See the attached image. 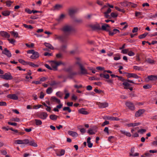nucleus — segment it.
<instances>
[{
  "label": "nucleus",
  "instance_id": "nucleus-32",
  "mask_svg": "<svg viewBox=\"0 0 157 157\" xmlns=\"http://www.w3.org/2000/svg\"><path fill=\"white\" fill-rule=\"evenodd\" d=\"M29 144L30 145L32 146L35 147H36L37 146V144L36 143H35L34 140H32L29 142Z\"/></svg>",
  "mask_w": 157,
  "mask_h": 157
},
{
  "label": "nucleus",
  "instance_id": "nucleus-52",
  "mask_svg": "<svg viewBox=\"0 0 157 157\" xmlns=\"http://www.w3.org/2000/svg\"><path fill=\"white\" fill-rule=\"evenodd\" d=\"M56 95L61 98H62L63 94L61 92L58 91L56 93Z\"/></svg>",
  "mask_w": 157,
  "mask_h": 157
},
{
  "label": "nucleus",
  "instance_id": "nucleus-46",
  "mask_svg": "<svg viewBox=\"0 0 157 157\" xmlns=\"http://www.w3.org/2000/svg\"><path fill=\"white\" fill-rule=\"evenodd\" d=\"M146 130L145 129H141L140 130H139L138 131V132L140 133L141 134H143L144 133Z\"/></svg>",
  "mask_w": 157,
  "mask_h": 157
},
{
  "label": "nucleus",
  "instance_id": "nucleus-2",
  "mask_svg": "<svg viewBox=\"0 0 157 157\" xmlns=\"http://www.w3.org/2000/svg\"><path fill=\"white\" fill-rule=\"evenodd\" d=\"M51 66L52 67H51L48 64H45L44 65L49 70H53L54 71H56L57 70V67L60 65H65V63L62 62L61 61L57 62L56 61H52L51 62Z\"/></svg>",
  "mask_w": 157,
  "mask_h": 157
},
{
  "label": "nucleus",
  "instance_id": "nucleus-38",
  "mask_svg": "<svg viewBox=\"0 0 157 157\" xmlns=\"http://www.w3.org/2000/svg\"><path fill=\"white\" fill-rule=\"evenodd\" d=\"M90 79L91 80H95L97 81H99L101 79L100 78H98L95 77H91L90 78Z\"/></svg>",
  "mask_w": 157,
  "mask_h": 157
},
{
  "label": "nucleus",
  "instance_id": "nucleus-55",
  "mask_svg": "<svg viewBox=\"0 0 157 157\" xmlns=\"http://www.w3.org/2000/svg\"><path fill=\"white\" fill-rule=\"evenodd\" d=\"M64 15L63 14H62L59 17V18L58 19V21H60L61 20H62L64 17Z\"/></svg>",
  "mask_w": 157,
  "mask_h": 157
},
{
  "label": "nucleus",
  "instance_id": "nucleus-28",
  "mask_svg": "<svg viewBox=\"0 0 157 157\" xmlns=\"http://www.w3.org/2000/svg\"><path fill=\"white\" fill-rule=\"evenodd\" d=\"M67 45L66 44H63L62 45L60 48V50L62 52H64L67 48Z\"/></svg>",
  "mask_w": 157,
  "mask_h": 157
},
{
  "label": "nucleus",
  "instance_id": "nucleus-58",
  "mask_svg": "<svg viewBox=\"0 0 157 157\" xmlns=\"http://www.w3.org/2000/svg\"><path fill=\"white\" fill-rule=\"evenodd\" d=\"M129 155L130 156H138L139 155V153H136L134 154H133L132 153H130Z\"/></svg>",
  "mask_w": 157,
  "mask_h": 157
},
{
  "label": "nucleus",
  "instance_id": "nucleus-41",
  "mask_svg": "<svg viewBox=\"0 0 157 157\" xmlns=\"http://www.w3.org/2000/svg\"><path fill=\"white\" fill-rule=\"evenodd\" d=\"M151 155L149 153H146L141 155V157H149Z\"/></svg>",
  "mask_w": 157,
  "mask_h": 157
},
{
  "label": "nucleus",
  "instance_id": "nucleus-9",
  "mask_svg": "<svg viewBox=\"0 0 157 157\" xmlns=\"http://www.w3.org/2000/svg\"><path fill=\"white\" fill-rule=\"evenodd\" d=\"M2 53L6 55L9 57H10L12 55L11 53L6 48H5L4 50L2 51Z\"/></svg>",
  "mask_w": 157,
  "mask_h": 157
},
{
  "label": "nucleus",
  "instance_id": "nucleus-54",
  "mask_svg": "<svg viewBox=\"0 0 157 157\" xmlns=\"http://www.w3.org/2000/svg\"><path fill=\"white\" fill-rule=\"evenodd\" d=\"M26 45L27 47L29 48H33L34 46V44L33 43H31L30 44H26Z\"/></svg>",
  "mask_w": 157,
  "mask_h": 157
},
{
  "label": "nucleus",
  "instance_id": "nucleus-17",
  "mask_svg": "<svg viewBox=\"0 0 157 157\" xmlns=\"http://www.w3.org/2000/svg\"><path fill=\"white\" fill-rule=\"evenodd\" d=\"M141 124V123L140 122L130 123L127 124V126L129 127H135L136 126H139Z\"/></svg>",
  "mask_w": 157,
  "mask_h": 157
},
{
  "label": "nucleus",
  "instance_id": "nucleus-45",
  "mask_svg": "<svg viewBox=\"0 0 157 157\" xmlns=\"http://www.w3.org/2000/svg\"><path fill=\"white\" fill-rule=\"evenodd\" d=\"M151 86L149 84H147L146 85H144L143 87L144 89H149L151 88Z\"/></svg>",
  "mask_w": 157,
  "mask_h": 157
},
{
  "label": "nucleus",
  "instance_id": "nucleus-48",
  "mask_svg": "<svg viewBox=\"0 0 157 157\" xmlns=\"http://www.w3.org/2000/svg\"><path fill=\"white\" fill-rule=\"evenodd\" d=\"M57 83H56V82L55 81L53 80L51 82V83H50V85L51 86H53L55 85H57Z\"/></svg>",
  "mask_w": 157,
  "mask_h": 157
},
{
  "label": "nucleus",
  "instance_id": "nucleus-60",
  "mask_svg": "<svg viewBox=\"0 0 157 157\" xmlns=\"http://www.w3.org/2000/svg\"><path fill=\"white\" fill-rule=\"evenodd\" d=\"M119 120V119L116 117H111V120L112 121H118Z\"/></svg>",
  "mask_w": 157,
  "mask_h": 157
},
{
  "label": "nucleus",
  "instance_id": "nucleus-23",
  "mask_svg": "<svg viewBox=\"0 0 157 157\" xmlns=\"http://www.w3.org/2000/svg\"><path fill=\"white\" fill-rule=\"evenodd\" d=\"M78 112L81 113L85 115H87L89 113L88 112L86 111L85 109L83 108L79 109L78 110Z\"/></svg>",
  "mask_w": 157,
  "mask_h": 157
},
{
  "label": "nucleus",
  "instance_id": "nucleus-49",
  "mask_svg": "<svg viewBox=\"0 0 157 157\" xmlns=\"http://www.w3.org/2000/svg\"><path fill=\"white\" fill-rule=\"evenodd\" d=\"M115 8L116 10L122 12L123 13H124L125 12V11L124 10L120 9L117 7H115Z\"/></svg>",
  "mask_w": 157,
  "mask_h": 157
},
{
  "label": "nucleus",
  "instance_id": "nucleus-27",
  "mask_svg": "<svg viewBox=\"0 0 157 157\" xmlns=\"http://www.w3.org/2000/svg\"><path fill=\"white\" fill-rule=\"evenodd\" d=\"M109 27L110 26L108 24H105L101 26V29L106 31L107 30V28Z\"/></svg>",
  "mask_w": 157,
  "mask_h": 157
},
{
  "label": "nucleus",
  "instance_id": "nucleus-11",
  "mask_svg": "<svg viewBox=\"0 0 157 157\" xmlns=\"http://www.w3.org/2000/svg\"><path fill=\"white\" fill-rule=\"evenodd\" d=\"M107 31L109 32V35L111 36H113L114 34H116L117 33L120 32V31L117 29H114L112 31L109 30Z\"/></svg>",
  "mask_w": 157,
  "mask_h": 157
},
{
  "label": "nucleus",
  "instance_id": "nucleus-62",
  "mask_svg": "<svg viewBox=\"0 0 157 157\" xmlns=\"http://www.w3.org/2000/svg\"><path fill=\"white\" fill-rule=\"evenodd\" d=\"M104 131L107 133V134H109V128L107 127H106L105 128Z\"/></svg>",
  "mask_w": 157,
  "mask_h": 157
},
{
  "label": "nucleus",
  "instance_id": "nucleus-19",
  "mask_svg": "<svg viewBox=\"0 0 157 157\" xmlns=\"http://www.w3.org/2000/svg\"><path fill=\"white\" fill-rule=\"evenodd\" d=\"M147 78L149 80L156 81L157 80V76L153 75L148 76Z\"/></svg>",
  "mask_w": 157,
  "mask_h": 157
},
{
  "label": "nucleus",
  "instance_id": "nucleus-15",
  "mask_svg": "<svg viewBox=\"0 0 157 157\" xmlns=\"http://www.w3.org/2000/svg\"><path fill=\"white\" fill-rule=\"evenodd\" d=\"M144 110L143 109H141L139 110L135 114V116L136 117H140L144 112Z\"/></svg>",
  "mask_w": 157,
  "mask_h": 157
},
{
  "label": "nucleus",
  "instance_id": "nucleus-30",
  "mask_svg": "<svg viewBox=\"0 0 157 157\" xmlns=\"http://www.w3.org/2000/svg\"><path fill=\"white\" fill-rule=\"evenodd\" d=\"M10 13V12L8 11H5L2 12V14L5 16H9Z\"/></svg>",
  "mask_w": 157,
  "mask_h": 157
},
{
  "label": "nucleus",
  "instance_id": "nucleus-13",
  "mask_svg": "<svg viewBox=\"0 0 157 157\" xmlns=\"http://www.w3.org/2000/svg\"><path fill=\"white\" fill-rule=\"evenodd\" d=\"M0 34L2 36L6 38H9L10 36V35L9 33L4 31H1Z\"/></svg>",
  "mask_w": 157,
  "mask_h": 157
},
{
  "label": "nucleus",
  "instance_id": "nucleus-6",
  "mask_svg": "<svg viewBox=\"0 0 157 157\" xmlns=\"http://www.w3.org/2000/svg\"><path fill=\"white\" fill-rule=\"evenodd\" d=\"M126 106L130 110H133L135 109V107L133 104L131 102L128 101L125 103Z\"/></svg>",
  "mask_w": 157,
  "mask_h": 157
},
{
  "label": "nucleus",
  "instance_id": "nucleus-35",
  "mask_svg": "<svg viewBox=\"0 0 157 157\" xmlns=\"http://www.w3.org/2000/svg\"><path fill=\"white\" fill-rule=\"evenodd\" d=\"M147 33H145L144 34L140 35L139 38L140 39H143L146 37V36L148 34Z\"/></svg>",
  "mask_w": 157,
  "mask_h": 157
},
{
  "label": "nucleus",
  "instance_id": "nucleus-42",
  "mask_svg": "<svg viewBox=\"0 0 157 157\" xmlns=\"http://www.w3.org/2000/svg\"><path fill=\"white\" fill-rule=\"evenodd\" d=\"M10 33L14 36V37H18V34L17 32L11 31Z\"/></svg>",
  "mask_w": 157,
  "mask_h": 157
},
{
  "label": "nucleus",
  "instance_id": "nucleus-57",
  "mask_svg": "<svg viewBox=\"0 0 157 157\" xmlns=\"http://www.w3.org/2000/svg\"><path fill=\"white\" fill-rule=\"evenodd\" d=\"M128 55L130 56H134L135 55V53L134 52L132 51H129L128 52Z\"/></svg>",
  "mask_w": 157,
  "mask_h": 157
},
{
  "label": "nucleus",
  "instance_id": "nucleus-39",
  "mask_svg": "<svg viewBox=\"0 0 157 157\" xmlns=\"http://www.w3.org/2000/svg\"><path fill=\"white\" fill-rule=\"evenodd\" d=\"M122 84L124 86H125L126 87H129L130 86V84H129L128 83V82H127L126 80V81L124 82Z\"/></svg>",
  "mask_w": 157,
  "mask_h": 157
},
{
  "label": "nucleus",
  "instance_id": "nucleus-59",
  "mask_svg": "<svg viewBox=\"0 0 157 157\" xmlns=\"http://www.w3.org/2000/svg\"><path fill=\"white\" fill-rule=\"evenodd\" d=\"M6 102L5 101L0 102V106H6Z\"/></svg>",
  "mask_w": 157,
  "mask_h": 157
},
{
  "label": "nucleus",
  "instance_id": "nucleus-20",
  "mask_svg": "<svg viewBox=\"0 0 157 157\" xmlns=\"http://www.w3.org/2000/svg\"><path fill=\"white\" fill-rule=\"evenodd\" d=\"M99 76L101 78H104L106 79H109V75L107 74L101 73L100 74Z\"/></svg>",
  "mask_w": 157,
  "mask_h": 157
},
{
  "label": "nucleus",
  "instance_id": "nucleus-56",
  "mask_svg": "<svg viewBox=\"0 0 157 157\" xmlns=\"http://www.w3.org/2000/svg\"><path fill=\"white\" fill-rule=\"evenodd\" d=\"M8 40L10 42V43L11 44H13L16 41L15 40L13 39H8Z\"/></svg>",
  "mask_w": 157,
  "mask_h": 157
},
{
  "label": "nucleus",
  "instance_id": "nucleus-43",
  "mask_svg": "<svg viewBox=\"0 0 157 157\" xmlns=\"http://www.w3.org/2000/svg\"><path fill=\"white\" fill-rule=\"evenodd\" d=\"M65 151L63 149H62L58 155L59 156H62L64 155L65 154Z\"/></svg>",
  "mask_w": 157,
  "mask_h": 157
},
{
  "label": "nucleus",
  "instance_id": "nucleus-4",
  "mask_svg": "<svg viewBox=\"0 0 157 157\" xmlns=\"http://www.w3.org/2000/svg\"><path fill=\"white\" fill-rule=\"evenodd\" d=\"M78 9L77 8L70 9L68 11L69 14L71 17H72L78 12Z\"/></svg>",
  "mask_w": 157,
  "mask_h": 157
},
{
  "label": "nucleus",
  "instance_id": "nucleus-3",
  "mask_svg": "<svg viewBox=\"0 0 157 157\" xmlns=\"http://www.w3.org/2000/svg\"><path fill=\"white\" fill-rule=\"evenodd\" d=\"M0 77L7 80H11L13 78V77L9 73H6L3 75H1Z\"/></svg>",
  "mask_w": 157,
  "mask_h": 157
},
{
  "label": "nucleus",
  "instance_id": "nucleus-40",
  "mask_svg": "<svg viewBox=\"0 0 157 157\" xmlns=\"http://www.w3.org/2000/svg\"><path fill=\"white\" fill-rule=\"evenodd\" d=\"M63 111H67L69 113H70L71 112V110L69 107H65L63 109Z\"/></svg>",
  "mask_w": 157,
  "mask_h": 157
},
{
  "label": "nucleus",
  "instance_id": "nucleus-50",
  "mask_svg": "<svg viewBox=\"0 0 157 157\" xmlns=\"http://www.w3.org/2000/svg\"><path fill=\"white\" fill-rule=\"evenodd\" d=\"M62 7V5L59 4H56L55 6V9L58 10Z\"/></svg>",
  "mask_w": 157,
  "mask_h": 157
},
{
  "label": "nucleus",
  "instance_id": "nucleus-18",
  "mask_svg": "<svg viewBox=\"0 0 157 157\" xmlns=\"http://www.w3.org/2000/svg\"><path fill=\"white\" fill-rule=\"evenodd\" d=\"M91 28H92V29L94 30H100L101 29V27L100 26L99 24H98L92 25L91 26Z\"/></svg>",
  "mask_w": 157,
  "mask_h": 157
},
{
  "label": "nucleus",
  "instance_id": "nucleus-53",
  "mask_svg": "<svg viewBox=\"0 0 157 157\" xmlns=\"http://www.w3.org/2000/svg\"><path fill=\"white\" fill-rule=\"evenodd\" d=\"M88 133H89L90 135H93L95 134V133L93 131V130L90 128L88 130Z\"/></svg>",
  "mask_w": 157,
  "mask_h": 157
},
{
  "label": "nucleus",
  "instance_id": "nucleus-31",
  "mask_svg": "<svg viewBox=\"0 0 157 157\" xmlns=\"http://www.w3.org/2000/svg\"><path fill=\"white\" fill-rule=\"evenodd\" d=\"M27 65H29L30 66L33 67H39L38 65L35 64L31 62H27Z\"/></svg>",
  "mask_w": 157,
  "mask_h": 157
},
{
  "label": "nucleus",
  "instance_id": "nucleus-36",
  "mask_svg": "<svg viewBox=\"0 0 157 157\" xmlns=\"http://www.w3.org/2000/svg\"><path fill=\"white\" fill-rule=\"evenodd\" d=\"M18 61L20 63L24 65H27V62H25L24 60L21 59H19Z\"/></svg>",
  "mask_w": 157,
  "mask_h": 157
},
{
  "label": "nucleus",
  "instance_id": "nucleus-22",
  "mask_svg": "<svg viewBox=\"0 0 157 157\" xmlns=\"http://www.w3.org/2000/svg\"><path fill=\"white\" fill-rule=\"evenodd\" d=\"M76 61L75 62V64L78 65L79 67L83 65L80 63V59L78 57H76Z\"/></svg>",
  "mask_w": 157,
  "mask_h": 157
},
{
  "label": "nucleus",
  "instance_id": "nucleus-51",
  "mask_svg": "<svg viewBox=\"0 0 157 157\" xmlns=\"http://www.w3.org/2000/svg\"><path fill=\"white\" fill-rule=\"evenodd\" d=\"M13 3V2L7 1L6 2V4L7 6L10 7L11 5V4Z\"/></svg>",
  "mask_w": 157,
  "mask_h": 157
},
{
  "label": "nucleus",
  "instance_id": "nucleus-7",
  "mask_svg": "<svg viewBox=\"0 0 157 157\" xmlns=\"http://www.w3.org/2000/svg\"><path fill=\"white\" fill-rule=\"evenodd\" d=\"M97 104L99 107L101 108H105L108 107V104L106 102H98Z\"/></svg>",
  "mask_w": 157,
  "mask_h": 157
},
{
  "label": "nucleus",
  "instance_id": "nucleus-63",
  "mask_svg": "<svg viewBox=\"0 0 157 157\" xmlns=\"http://www.w3.org/2000/svg\"><path fill=\"white\" fill-rule=\"evenodd\" d=\"M128 50L127 49H124L122 50L121 52L124 54H127L128 52Z\"/></svg>",
  "mask_w": 157,
  "mask_h": 157
},
{
  "label": "nucleus",
  "instance_id": "nucleus-29",
  "mask_svg": "<svg viewBox=\"0 0 157 157\" xmlns=\"http://www.w3.org/2000/svg\"><path fill=\"white\" fill-rule=\"evenodd\" d=\"M57 116L54 114H52L50 116V118L52 120H57Z\"/></svg>",
  "mask_w": 157,
  "mask_h": 157
},
{
  "label": "nucleus",
  "instance_id": "nucleus-14",
  "mask_svg": "<svg viewBox=\"0 0 157 157\" xmlns=\"http://www.w3.org/2000/svg\"><path fill=\"white\" fill-rule=\"evenodd\" d=\"M127 77L128 78L133 77L136 78H137L139 77V76L136 74L131 73H128Z\"/></svg>",
  "mask_w": 157,
  "mask_h": 157
},
{
  "label": "nucleus",
  "instance_id": "nucleus-12",
  "mask_svg": "<svg viewBox=\"0 0 157 157\" xmlns=\"http://www.w3.org/2000/svg\"><path fill=\"white\" fill-rule=\"evenodd\" d=\"M48 116V115L47 113L45 112H42L39 116V117L43 120L46 119Z\"/></svg>",
  "mask_w": 157,
  "mask_h": 157
},
{
  "label": "nucleus",
  "instance_id": "nucleus-5",
  "mask_svg": "<svg viewBox=\"0 0 157 157\" xmlns=\"http://www.w3.org/2000/svg\"><path fill=\"white\" fill-rule=\"evenodd\" d=\"M79 68L80 69L79 74H80L84 75L88 74L87 70L85 68L83 65L79 67Z\"/></svg>",
  "mask_w": 157,
  "mask_h": 157
},
{
  "label": "nucleus",
  "instance_id": "nucleus-33",
  "mask_svg": "<svg viewBox=\"0 0 157 157\" xmlns=\"http://www.w3.org/2000/svg\"><path fill=\"white\" fill-rule=\"evenodd\" d=\"M35 123L37 125H40L42 124V122L40 120L35 119Z\"/></svg>",
  "mask_w": 157,
  "mask_h": 157
},
{
  "label": "nucleus",
  "instance_id": "nucleus-10",
  "mask_svg": "<svg viewBox=\"0 0 157 157\" xmlns=\"http://www.w3.org/2000/svg\"><path fill=\"white\" fill-rule=\"evenodd\" d=\"M7 97L14 100H17L18 99V96L15 94H9L7 96Z\"/></svg>",
  "mask_w": 157,
  "mask_h": 157
},
{
  "label": "nucleus",
  "instance_id": "nucleus-1",
  "mask_svg": "<svg viewBox=\"0 0 157 157\" xmlns=\"http://www.w3.org/2000/svg\"><path fill=\"white\" fill-rule=\"evenodd\" d=\"M61 30L63 33V35L61 36L55 35V38L64 43H67L69 36L76 32V30L73 26L69 24L63 25Z\"/></svg>",
  "mask_w": 157,
  "mask_h": 157
},
{
  "label": "nucleus",
  "instance_id": "nucleus-64",
  "mask_svg": "<svg viewBox=\"0 0 157 157\" xmlns=\"http://www.w3.org/2000/svg\"><path fill=\"white\" fill-rule=\"evenodd\" d=\"M29 143V141L28 139H25L23 140V144H27Z\"/></svg>",
  "mask_w": 157,
  "mask_h": 157
},
{
  "label": "nucleus",
  "instance_id": "nucleus-47",
  "mask_svg": "<svg viewBox=\"0 0 157 157\" xmlns=\"http://www.w3.org/2000/svg\"><path fill=\"white\" fill-rule=\"evenodd\" d=\"M15 143L18 144H23V140H17L15 141Z\"/></svg>",
  "mask_w": 157,
  "mask_h": 157
},
{
  "label": "nucleus",
  "instance_id": "nucleus-21",
  "mask_svg": "<svg viewBox=\"0 0 157 157\" xmlns=\"http://www.w3.org/2000/svg\"><path fill=\"white\" fill-rule=\"evenodd\" d=\"M68 133L70 135L74 137H76L78 136V134L76 132L73 131H69Z\"/></svg>",
  "mask_w": 157,
  "mask_h": 157
},
{
  "label": "nucleus",
  "instance_id": "nucleus-24",
  "mask_svg": "<svg viewBox=\"0 0 157 157\" xmlns=\"http://www.w3.org/2000/svg\"><path fill=\"white\" fill-rule=\"evenodd\" d=\"M51 100L53 102H56L58 103H59L60 102V100L55 97H51Z\"/></svg>",
  "mask_w": 157,
  "mask_h": 157
},
{
  "label": "nucleus",
  "instance_id": "nucleus-16",
  "mask_svg": "<svg viewBox=\"0 0 157 157\" xmlns=\"http://www.w3.org/2000/svg\"><path fill=\"white\" fill-rule=\"evenodd\" d=\"M39 57V54L37 52H35L31 55L30 58L33 59H36Z\"/></svg>",
  "mask_w": 157,
  "mask_h": 157
},
{
  "label": "nucleus",
  "instance_id": "nucleus-34",
  "mask_svg": "<svg viewBox=\"0 0 157 157\" xmlns=\"http://www.w3.org/2000/svg\"><path fill=\"white\" fill-rule=\"evenodd\" d=\"M146 61L147 63L151 64H153L155 62L154 60L150 58H147L146 59Z\"/></svg>",
  "mask_w": 157,
  "mask_h": 157
},
{
  "label": "nucleus",
  "instance_id": "nucleus-37",
  "mask_svg": "<svg viewBox=\"0 0 157 157\" xmlns=\"http://www.w3.org/2000/svg\"><path fill=\"white\" fill-rule=\"evenodd\" d=\"M52 91V88L51 87H48L46 90V92L47 94H50Z\"/></svg>",
  "mask_w": 157,
  "mask_h": 157
},
{
  "label": "nucleus",
  "instance_id": "nucleus-44",
  "mask_svg": "<svg viewBox=\"0 0 157 157\" xmlns=\"http://www.w3.org/2000/svg\"><path fill=\"white\" fill-rule=\"evenodd\" d=\"M23 26L25 28L28 29H32L33 28V27L31 25H27L26 24H23Z\"/></svg>",
  "mask_w": 157,
  "mask_h": 157
},
{
  "label": "nucleus",
  "instance_id": "nucleus-26",
  "mask_svg": "<svg viewBox=\"0 0 157 157\" xmlns=\"http://www.w3.org/2000/svg\"><path fill=\"white\" fill-rule=\"evenodd\" d=\"M44 45L46 46V47L50 49L53 50L54 49L53 46L51 44L49 43H44Z\"/></svg>",
  "mask_w": 157,
  "mask_h": 157
},
{
  "label": "nucleus",
  "instance_id": "nucleus-8",
  "mask_svg": "<svg viewBox=\"0 0 157 157\" xmlns=\"http://www.w3.org/2000/svg\"><path fill=\"white\" fill-rule=\"evenodd\" d=\"M77 74L78 73L76 72L72 71L68 74L67 78L70 79H72L74 78Z\"/></svg>",
  "mask_w": 157,
  "mask_h": 157
},
{
  "label": "nucleus",
  "instance_id": "nucleus-25",
  "mask_svg": "<svg viewBox=\"0 0 157 157\" xmlns=\"http://www.w3.org/2000/svg\"><path fill=\"white\" fill-rule=\"evenodd\" d=\"M130 2H128L127 1H124L123 2L121 3V5L124 7H125V6H129V5Z\"/></svg>",
  "mask_w": 157,
  "mask_h": 157
},
{
  "label": "nucleus",
  "instance_id": "nucleus-61",
  "mask_svg": "<svg viewBox=\"0 0 157 157\" xmlns=\"http://www.w3.org/2000/svg\"><path fill=\"white\" fill-rule=\"evenodd\" d=\"M109 121H105L101 125L102 126H104L106 125L109 124Z\"/></svg>",
  "mask_w": 157,
  "mask_h": 157
}]
</instances>
